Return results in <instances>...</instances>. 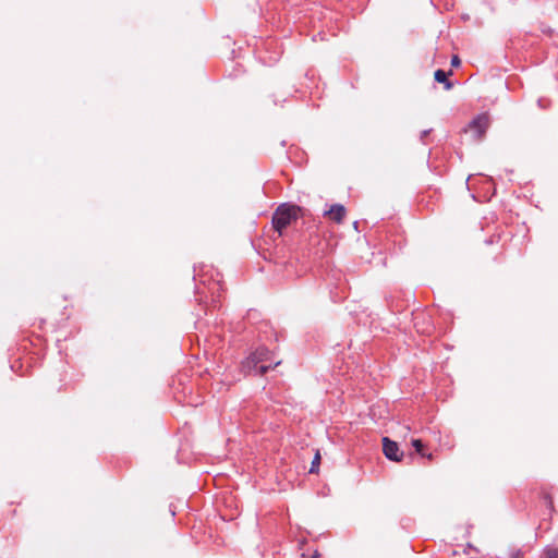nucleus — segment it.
<instances>
[{"label": "nucleus", "instance_id": "ddd939ff", "mask_svg": "<svg viewBox=\"0 0 558 558\" xmlns=\"http://www.w3.org/2000/svg\"><path fill=\"white\" fill-rule=\"evenodd\" d=\"M311 558H320V556H319V554H318V553H315V554H313V555H312V557H311Z\"/></svg>", "mask_w": 558, "mask_h": 558}, {"label": "nucleus", "instance_id": "f257e3e1", "mask_svg": "<svg viewBox=\"0 0 558 558\" xmlns=\"http://www.w3.org/2000/svg\"><path fill=\"white\" fill-rule=\"evenodd\" d=\"M278 364L279 362L271 363V351L260 345L242 362V371L245 374L264 375Z\"/></svg>", "mask_w": 558, "mask_h": 558}, {"label": "nucleus", "instance_id": "0eeeda50", "mask_svg": "<svg viewBox=\"0 0 558 558\" xmlns=\"http://www.w3.org/2000/svg\"><path fill=\"white\" fill-rule=\"evenodd\" d=\"M320 460H322L320 453H319V451H316V453H315V456H314V458L312 460L311 468H310V473L311 474L318 473L319 465H320Z\"/></svg>", "mask_w": 558, "mask_h": 558}, {"label": "nucleus", "instance_id": "20e7f679", "mask_svg": "<svg viewBox=\"0 0 558 558\" xmlns=\"http://www.w3.org/2000/svg\"><path fill=\"white\" fill-rule=\"evenodd\" d=\"M383 451L390 461L398 462L403 457V452H400L398 444L388 437H383Z\"/></svg>", "mask_w": 558, "mask_h": 558}, {"label": "nucleus", "instance_id": "7ed1b4c3", "mask_svg": "<svg viewBox=\"0 0 558 558\" xmlns=\"http://www.w3.org/2000/svg\"><path fill=\"white\" fill-rule=\"evenodd\" d=\"M489 124V114L487 112L478 113L468 123L464 132L472 133L473 138L480 141L484 137Z\"/></svg>", "mask_w": 558, "mask_h": 558}, {"label": "nucleus", "instance_id": "4468645a", "mask_svg": "<svg viewBox=\"0 0 558 558\" xmlns=\"http://www.w3.org/2000/svg\"><path fill=\"white\" fill-rule=\"evenodd\" d=\"M537 104H538V106H539V107H542V108H543L544 102H542V99H538Z\"/></svg>", "mask_w": 558, "mask_h": 558}, {"label": "nucleus", "instance_id": "f03ea898", "mask_svg": "<svg viewBox=\"0 0 558 558\" xmlns=\"http://www.w3.org/2000/svg\"><path fill=\"white\" fill-rule=\"evenodd\" d=\"M302 207L292 204V203H282L280 204L272 214L271 223L280 235L283 230L292 222L299 219L302 215Z\"/></svg>", "mask_w": 558, "mask_h": 558}, {"label": "nucleus", "instance_id": "423d86ee", "mask_svg": "<svg viewBox=\"0 0 558 558\" xmlns=\"http://www.w3.org/2000/svg\"><path fill=\"white\" fill-rule=\"evenodd\" d=\"M450 74H452V72H451V71L446 72V71H444V70H441V69H438V70H436V71H435V73H434V78H435V81H436L437 83H441V84H444V88H445L446 90H449V89H451V88H452V86H453V83L448 78V75H450Z\"/></svg>", "mask_w": 558, "mask_h": 558}, {"label": "nucleus", "instance_id": "2eb2a0df", "mask_svg": "<svg viewBox=\"0 0 558 558\" xmlns=\"http://www.w3.org/2000/svg\"><path fill=\"white\" fill-rule=\"evenodd\" d=\"M537 104H538V106H539V107H542V108H543L544 102H542V99H538Z\"/></svg>", "mask_w": 558, "mask_h": 558}, {"label": "nucleus", "instance_id": "1a4fd4ad", "mask_svg": "<svg viewBox=\"0 0 558 558\" xmlns=\"http://www.w3.org/2000/svg\"><path fill=\"white\" fill-rule=\"evenodd\" d=\"M412 446L414 447V449L417 453H420L423 457L425 456V453H424L425 445L421 439H413Z\"/></svg>", "mask_w": 558, "mask_h": 558}, {"label": "nucleus", "instance_id": "6e6552de", "mask_svg": "<svg viewBox=\"0 0 558 558\" xmlns=\"http://www.w3.org/2000/svg\"><path fill=\"white\" fill-rule=\"evenodd\" d=\"M543 558H558V547L557 546H546L544 549Z\"/></svg>", "mask_w": 558, "mask_h": 558}, {"label": "nucleus", "instance_id": "39448f33", "mask_svg": "<svg viewBox=\"0 0 558 558\" xmlns=\"http://www.w3.org/2000/svg\"><path fill=\"white\" fill-rule=\"evenodd\" d=\"M324 216H328L333 221L340 223L345 216V207L341 204H333L328 210L324 211Z\"/></svg>", "mask_w": 558, "mask_h": 558}, {"label": "nucleus", "instance_id": "9d476101", "mask_svg": "<svg viewBox=\"0 0 558 558\" xmlns=\"http://www.w3.org/2000/svg\"><path fill=\"white\" fill-rule=\"evenodd\" d=\"M510 558H523V551L520 548H513L510 553Z\"/></svg>", "mask_w": 558, "mask_h": 558}, {"label": "nucleus", "instance_id": "f8f14e48", "mask_svg": "<svg viewBox=\"0 0 558 558\" xmlns=\"http://www.w3.org/2000/svg\"><path fill=\"white\" fill-rule=\"evenodd\" d=\"M430 132H432V129H428V130H424V131H422V133H421V140L423 141V138H424L425 136H427Z\"/></svg>", "mask_w": 558, "mask_h": 558}, {"label": "nucleus", "instance_id": "9b49d317", "mask_svg": "<svg viewBox=\"0 0 558 558\" xmlns=\"http://www.w3.org/2000/svg\"><path fill=\"white\" fill-rule=\"evenodd\" d=\"M459 64H460V59H459V57H458V56H453V57L451 58V65H452V66H458Z\"/></svg>", "mask_w": 558, "mask_h": 558}]
</instances>
